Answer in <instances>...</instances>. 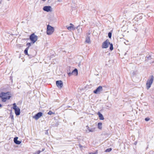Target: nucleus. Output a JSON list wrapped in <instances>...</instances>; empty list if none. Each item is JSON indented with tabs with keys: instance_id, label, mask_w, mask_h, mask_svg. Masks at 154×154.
<instances>
[{
	"instance_id": "ddd939ff",
	"label": "nucleus",
	"mask_w": 154,
	"mask_h": 154,
	"mask_svg": "<svg viewBox=\"0 0 154 154\" xmlns=\"http://www.w3.org/2000/svg\"><path fill=\"white\" fill-rule=\"evenodd\" d=\"M73 75H77L78 74V70L76 69H75L72 72Z\"/></svg>"
},
{
	"instance_id": "6ab92c4d",
	"label": "nucleus",
	"mask_w": 154,
	"mask_h": 154,
	"mask_svg": "<svg viewBox=\"0 0 154 154\" xmlns=\"http://www.w3.org/2000/svg\"><path fill=\"white\" fill-rule=\"evenodd\" d=\"M29 49L28 47H27L24 50V52L25 54L26 55H28V51Z\"/></svg>"
},
{
	"instance_id": "dca6fc26",
	"label": "nucleus",
	"mask_w": 154,
	"mask_h": 154,
	"mask_svg": "<svg viewBox=\"0 0 154 154\" xmlns=\"http://www.w3.org/2000/svg\"><path fill=\"white\" fill-rule=\"evenodd\" d=\"M85 42L87 43H90L91 41L90 40V37L88 36L86 38Z\"/></svg>"
},
{
	"instance_id": "0eeeda50",
	"label": "nucleus",
	"mask_w": 154,
	"mask_h": 154,
	"mask_svg": "<svg viewBox=\"0 0 154 154\" xmlns=\"http://www.w3.org/2000/svg\"><path fill=\"white\" fill-rule=\"evenodd\" d=\"M103 91V88L101 86H99L97 89L94 91L93 92L94 93L96 94H99L100 92Z\"/></svg>"
},
{
	"instance_id": "393cba45",
	"label": "nucleus",
	"mask_w": 154,
	"mask_h": 154,
	"mask_svg": "<svg viewBox=\"0 0 154 154\" xmlns=\"http://www.w3.org/2000/svg\"><path fill=\"white\" fill-rule=\"evenodd\" d=\"M41 152V151H40L38 150L37 151V152H36L35 153V154H39Z\"/></svg>"
},
{
	"instance_id": "1a4fd4ad",
	"label": "nucleus",
	"mask_w": 154,
	"mask_h": 154,
	"mask_svg": "<svg viewBox=\"0 0 154 154\" xmlns=\"http://www.w3.org/2000/svg\"><path fill=\"white\" fill-rule=\"evenodd\" d=\"M43 10L47 12H49L51 11L52 8L50 6H45L43 8Z\"/></svg>"
},
{
	"instance_id": "c756f323",
	"label": "nucleus",
	"mask_w": 154,
	"mask_h": 154,
	"mask_svg": "<svg viewBox=\"0 0 154 154\" xmlns=\"http://www.w3.org/2000/svg\"><path fill=\"white\" fill-rule=\"evenodd\" d=\"M45 150V149H43L42 150V151H44Z\"/></svg>"
},
{
	"instance_id": "412c9836",
	"label": "nucleus",
	"mask_w": 154,
	"mask_h": 154,
	"mask_svg": "<svg viewBox=\"0 0 154 154\" xmlns=\"http://www.w3.org/2000/svg\"><path fill=\"white\" fill-rule=\"evenodd\" d=\"M112 149L111 148H108V149H106V150H105V152H109L110 151H111V150H112Z\"/></svg>"
},
{
	"instance_id": "f8f14e48",
	"label": "nucleus",
	"mask_w": 154,
	"mask_h": 154,
	"mask_svg": "<svg viewBox=\"0 0 154 154\" xmlns=\"http://www.w3.org/2000/svg\"><path fill=\"white\" fill-rule=\"evenodd\" d=\"M18 138L17 137H16L14 138V142L16 144H20L21 143V142L20 141L17 140Z\"/></svg>"
},
{
	"instance_id": "f257e3e1",
	"label": "nucleus",
	"mask_w": 154,
	"mask_h": 154,
	"mask_svg": "<svg viewBox=\"0 0 154 154\" xmlns=\"http://www.w3.org/2000/svg\"><path fill=\"white\" fill-rule=\"evenodd\" d=\"M109 45H110V49L112 51L113 49V45L112 43H110L108 40H106L102 44V47L103 48H107Z\"/></svg>"
},
{
	"instance_id": "423d86ee",
	"label": "nucleus",
	"mask_w": 154,
	"mask_h": 154,
	"mask_svg": "<svg viewBox=\"0 0 154 154\" xmlns=\"http://www.w3.org/2000/svg\"><path fill=\"white\" fill-rule=\"evenodd\" d=\"M13 109L15 110V113L17 116L20 115V109L17 106L15 103L13 104Z\"/></svg>"
},
{
	"instance_id": "4468645a",
	"label": "nucleus",
	"mask_w": 154,
	"mask_h": 154,
	"mask_svg": "<svg viewBox=\"0 0 154 154\" xmlns=\"http://www.w3.org/2000/svg\"><path fill=\"white\" fill-rule=\"evenodd\" d=\"M78 32H81L82 31V28L81 26H79L76 27Z\"/></svg>"
},
{
	"instance_id": "39448f33",
	"label": "nucleus",
	"mask_w": 154,
	"mask_h": 154,
	"mask_svg": "<svg viewBox=\"0 0 154 154\" xmlns=\"http://www.w3.org/2000/svg\"><path fill=\"white\" fill-rule=\"evenodd\" d=\"M29 39L32 44L35 43L38 39V36L34 33L32 34L29 36Z\"/></svg>"
},
{
	"instance_id": "4be33fe9",
	"label": "nucleus",
	"mask_w": 154,
	"mask_h": 154,
	"mask_svg": "<svg viewBox=\"0 0 154 154\" xmlns=\"http://www.w3.org/2000/svg\"><path fill=\"white\" fill-rule=\"evenodd\" d=\"M31 43H27L26 44V45L27 46H28L27 47H28V48H29V47L31 46Z\"/></svg>"
},
{
	"instance_id": "7ed1b4c3",
	"label": "nucleus",
	"mask_w": 154,
	"mask_h": 154,
	"mask_svg": "<svg viewBox=\"0 0 154 154\" xmlns=\"http://www.w3.org/2000/svg\"><path fill=\"white\" fill-rule=\"evenodd\" d=\"M54 30L53 27L48 25L47 26V34L48 35H50L52 34Z\"/></svg>"
},
{
	"instance_id": "f03ea898",
	"label": "nucleus",
	"mask_w": 154,
	"mask_h": 154,
	"mask_svg": "<svg viewBox=\"0 0 154 154\" xmlns=\"http://www.w3.org/2000/svg\"><path fill=\"white\" fill-rule=\"evenodd\" d=\"M154 80V77L152 75L150 76L147 80L146 84V88L148 90L151 87Z\"/></svg>"
},
{
	"instance_id": "7c9ffc66",
	"label": "nucleus",
	"mask_w": 154,
	"mask_h": 154,
	"mask_svg": "<svg viewBox=\"0 0 154 154\" xmlns=\"http://www.w3.org/2000/svg\"><path fill=\"white\" fill-rule=\"evenodd\" d=\"M2 106V105L0 104V107H1Z\"/></svg>"
},
{
	"instance_id": "6e6552de",
	"label": "nucleus",
	"mask_w": 154,
	"mask_h": 154,
	"mask_svg": "<svg viewBox=\"0 0 154 154\" xmlns=\"http://www.w3.org/2000/svg\"><path fill=\"white\" fill-rule=\"evenodd\" d=\"M56 83L57 86L58 88H61L62 87L63 83L61 81H57L56 82Z\"/></svg>"
},
{
	"instance_id": "cd10ccee",
	"label": "nucleus",
	"mask_w": 154,
	"mask_h": 154,
	"mask_svg": "<svg viewBox=\"0 0 154 154\" xmlns=\"http://www.w3.org/2000/svg\"><path fill=\"white\" fill-rule=\"evenodd\" d=\"M90 154H96V153H95L91 152L90 153Z\"/></svg>"
},
{
	"instance_id": "b1692460",
	"label": "nucleus",
	"mask_w": 154,
	"mask_h": 154,
	"mask_svg": "<svg viewBox=\"0 0 154 154\" xmlns=\"http://www.w3.org/2000/svg\"><path fill=\"white\" fill-rule=\"evenodd\" d=\"M145 120L146 121H148L150 120V119L148 117H147L145 119Z\"/></svg>"
},
{
	"instance_id": "2eb2a0df",
	"label": "nucleus",
	"mask_w": 154,
	"mask_h": 154,
	"mask_svg": "<svg viewBox=\"0 0 154 154\" xmlns=\"http://www.w3.org/2000/svg\"><path fill=\"white\" fill-rule=\"evenodd\" d=\"M98 115L100 119L103 120L104 119V118L103 117V115H102V114H101L100 112H98Z\"/></svg>"
},
{
	"instance_id": "aec40b11",
	"label": "nucleus",
	"mask_w": 154,
	"mask_h": 154,
	"mask_svg": "<svg viewBox=\"0 0 154 154\" xmlns=\"http://www.w3.org/2000/svg\"><path fill=\"white\" fill-rule=\"evenodd\" d=\"M48 114L50 115H51L52 114H54V113L53 112L51 111H50L49 112H48Z\"/></svg>"
},
{
	"instance_id": "f3484780",
	"label": "nucleus",
	"mask_w": 154,
	"mask_h": 154,
	"mask_svg": "<svg viewBox=\"0 0 154 154\" xmlns=\"http://www.w3.org/2000/svg\"><path fill=\"white\" fill-rule=\"evenodd\" d=\"M66 27H67L68 29L69 30H73L75 29L74 27L73 26H70L69 27L66 26Z\"/></svg>"
},
{
	"instance_id": "c85d7f7f",
	"label": "nucleus",
	"mask_w": 154,
	"mask_h": 154,
	"mask_svg": "<svg viewBox=\"0 0 154 154\" xmlns=\"http://www.w3.org/2000/svg\"><path fill=\"white\" fill-rule=\"evenodd\" d=\"M62 0H57V2H61Z\"/></svg>"
},
{
	"instance_id": "a878e982",
	"label": "nucleus",
	"mask_w": 154,
	"mask_h": 154,
	"mask_svg": "<svg viewBox=\"0 0 154 154\" xmlns=\"http://www.w3.org/2000/svg\"><path fill=\"white\" fill-rule=\"evenodd\" d=\"M68 75L69 76H70L72 75H73L72 73V72H69L68 73Z\"/></svg>"
},
{
	"instance_id": "9b49d317",
	"label": "nucleus",
	"mask_w": 154,
	"mask_h": 154,
	"mask_svg": "<svg viewBox=\"0 0 154 154\" xmlns=\"http://www.w3.org/2000/svg\"><path fill=\"white\" fill-rule=\"evenodd\" d=\"M86 128L89 131L88 132H93L95 131V128H89L88 126H86Z\"/></svg>"
},
{
	"instance_id": "5701e85b",
	"label": "nucleus",
	"mask_w": 154,
	"mask_h": 154,
	"mask_svg": "<svg viewBox=\"0 0 154 154\" xmlns=\"http://www.w3.org/2000/svg\"><path fill=\"white\" fill-rule=\"evenodd\" d=\"M108 35L109 38H110L111 37V36H112L111 33L110 32H109L108 33Z\"/></svg>"
},
{
	"instance_id": "2f4dec72",
	"label": "nucleus",
	"mask_w": 154,
	"mask_h": 154,
	"mask_svg": "<svg viewBox=\"0 0 154 154\" xmlns=\"http://www.w3.org/2000/svg\"><path fill=\"white\" fill-rule=\"evenodd\" d=\"M13 116H12V118H13Z\"/></svg>"
},
{
	"instance_id": "bb28decb",
	"label": "nucleus",
	"mask_w": 154,
	"mask_h": 154,
	"mask_svg": "<svg viewBox=\"0 0 154 154\" xmlns=\"http://www.w3.org/2000/svg\"><path fill=\"white\" fill-rule=\"evenodd\" d=\"M70 25L71 26H74V25L71 23H70Z\"/></svg>"
},
{
	"instance_id": "a211bd4d",
	"label": "nucleus",
	"mask_w": 154,
	"mask_h": 154,
	"mask_svg": "<svg viewBox=\"0 0 154 154\" xmlns=\"http://www.w3.org/2000/svg\"><path fill=\"white\" fill-rule=\"evenodd\" d=\"M102 123L101 122H99L98 124V128L100 129L101 130L102 128Z\"/></svg>"
},
{
	"instance_id": "20e7f679",
	"label": "nucleus",
	"mask_w": 154,
	"mask_h": 154,
	"mask_svg": "<svg viewBox=\"0 0 154 154\" xmlns=\"http://www.w3.org/2000/svg\"><path fill=\"white\" fill-rule=\"evenodd\" d=\"M8 94V93H5L2 92L0 94V97H2V101L3 102H5L6 100L9 99L11 97L9 96H7V95Z\"/></svg>"
},
{
	"instance_id": "9d476101",
	"label": "nucleus",
	"mask_w": 154,
	"mask_h": 154,
	"mask_svg": "<svg viewBox=\"0 0 154 154\" xmlns=\"http://www.w3.org/2000/svg\"><path fill=\"white\" fill-rule=\"evenodd\" d=\"M42 113L41 112H39L35 115L33 117V118L36 120H37L42 116Z\"/></svg>"
}]
</instances>
